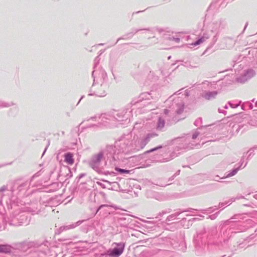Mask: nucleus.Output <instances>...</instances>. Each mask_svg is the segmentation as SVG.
<instances>
[{
	"label": "nucleus",
	"mask_w": 257,
	"mask_h": 257,
	"mask_svg": "<svg viewBox=\"0 0 257 257\" xmlns=\"http://www.w3.org/2000/svg\"><path fill=\"white\" fill-rule=\"evenodd\" d=\"M217 95V92L216 91L207 92L204 95V97L208 100L211 99L212 98H215V97Z\"/></svg>",
	"instance_id": "7ed1b4c3"
},
{
	"label": "nucleus",
	"mask_w": 257,
	"mask_h": 257,
	"mask_svg": "<svg viewBox=\"0 0 257 257\" xmlns=\"http://www.w3.org/2000/svg\"><path fill=\"white\" fill-rule=\"evenodd\" d=\"M115 170L121 173H130L131 171H132L133 170H124V169H120V168H115Z\"/></svg>",
	"instance_id": "39448f33"
},
{
	"label": "nucleus",
	"mask_w": 257,
	"mask_h": 257,
	"mask_svg": "<svg viewBox=\"0 0 257 257\" xmlns=\"http://www.w3.org/2000/svg\"><path fill=\"white\" fill-rule=\"evenodd\" d=\"M96 157L97 161H99L102 157V154L101 153H99L97 155Z\"/></svg>",
	"instance_id": "0eeeda50"
},
{
	"label": "nucleus",
	"mask_w": 257,
	"mask_h": 257,
	"mask_svg": "<svg viewBox=\"0 0 257 257\" xmlns=\"http://www.w3.org/2000/svg\"><path fill=\"white\" fill-rule=\"evenodd\" d=\"M237 171L236 170H234L233 171L232 173H231V174H229V176H233L234 175H235Z\"/></svg>",
	"instance_id": "1a4fd4ad"
},
{
	"label": "nucleus",
	"mask_w": 257,
	"mask_h": 257,
	"mask_svg": "<svg viewBox=\"0 0 257 257\" xmlns=\"http://www.w3.org/2000/svg\"><path fill=\"white\" fill-rule=\"evenodd\" d=\"M11 251V247L7 245H0V252L7 253Z\"/></svg>",
	"instance_id": "20e7f679"
},
{
	"label": "nucleus",
	"mask_w": 257,
	"mask_h": 257,
	"mask_svg": "<svg viewBox=\"0 0 257 257\" xmlns=\"http://www.w3.org/2000/svg\"><path fill=\"white\" fill-rule=\"evenodd\" d=\"M123 250V247L114 248L108 251V255L111 257H118L122 253Z\"/></svg>",
	"instance_id": "f257e3e1"
},
{
	"label": "nucleus",
	"mask_w": 257,
	"mask_h": 257,
	"mask_svg": "<svg viewBox=\"0 0 257 257\" xmlns=\"http://www.w3.org/2000/svg\"><path fill=\"white\" fill-rule=\"evenodd\" d=\"M201 42H202V41L201 40H199L198 41H197L195 43V45H197L198 44H199Z\"/></svg>",
	"instance_id": "6e6552de"
},
{
	"label": "nucleus",
	"mask_w": 257,
	"mask_h": 257,
	"mask_svg": "<svg viewBox=\"0 0 257 257\" xmlns=\"http://www.w3.org/2000/svg\"><path fill=\"white\" fill-rule=\"evenodd\" d=\"M161 148H162V146H158V147H157L156 148H155L152 149H151V150H150L149 151H147V153L152 152L153 151H156V150H157L158 149H161Z\"/></svg>",
	"instance_id": "423d86ee"
},
{
	"label": "nucleus",
	"mask_w": 257,
	"mask_h": 257,
	"mask_svg": "<svg viewBox=\"0 0 257 257\" xmlns=\"http://www.w3.org/2000/svg\"><path fill=\"white\" fill-rule=\"evenodd\" d=\"M65 162L69 164L72 165L74 163V159H73V155L72 154L70 153H68L65 154Z\"/></svg>",
	"instance_id": "f03ea898"
}]
</instances>
